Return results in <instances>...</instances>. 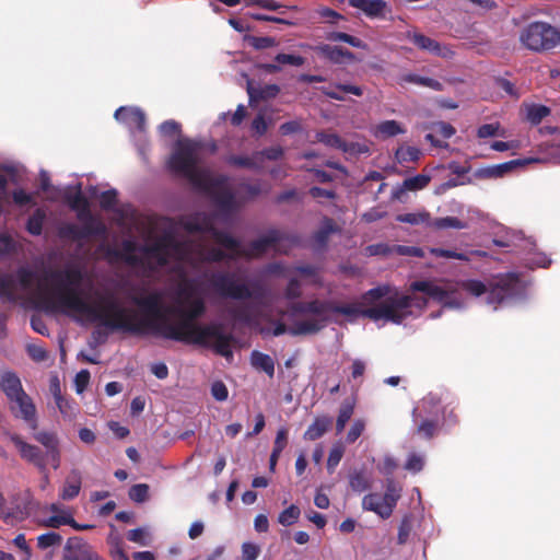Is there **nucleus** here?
I'll return each instance as SVG.
<instances>
[{
	"label": "nucleus",
	"instance_id": "obj_1",
	"mask_svg": "<svg viewBox=\"0 0 560 560\" xmlns=\"http://www.w3.org/2000/svg\"><path fill=\"white\" fill-rule=\"evenodd\" d=\"M43 280L37 285L36 296L47 312L84 315L90 322L112 331L137 336L150 332L175 340V323L171 319L175 315V306H165L159 292L131 299L141 308L140 316L137 311L124 307L112 295L102 296L97 305L86 302L77 290L83 281L79 267L49 271Z\"/></svg>",
	"mask_w": 560,
	"mask_h": 560
},
{
	"label": "nucleus",
	"instance_id": "obj_2",
	"mask_svg": "<svg viewBox=\"0 0 560 560\" xmlns=\"http://www.w3.org/2000/svg\"><path fill=\"white\" fill-rule=\"evenodd\" d=\"M361 301L362 304L371 307L360 308L355 304L339 305L318 299L291 302L288 307L290 316L314 315L315 317L295 322L289 328V334L306 336L319 332L328 322L326 314L329 312L351 317L363 316L374 322L383 319L399 325L411 315L412 305L420 308L427 305L425 299L419 300L397 290L392 291L389 285H378L368 290L362 294Z\"/></svg>",
	"mask_w": 560,
	"mask_h": 560
},
{
	"label": "nucleus",
	"instance_id": "obj_3",
	"mask_svg": "<svg viewBox=\"0 0 560 560\" xmlns=\"http://www.w3.org/2000/svg\"><path fill=\"white\" fill-rule=\"evenodd\" d=\"M180 226L189 233L210 234L213 241L225 249L208 246L201 240L183 242L177 237V261L180 259L182 254L188 249L194 265L235 260L240 257H260L270 247H275L282 241H288L292 245L300 243L298 234H287L277 229H271L264 236L252 241L247 248H244L240 240L228 232L217 229L213 218L207 213H196L187 220L177 217V229Z\"/></svg>",
	"mask_w": 560,
	"mask_h": 560
},
{
	"label": "nucleus",
	"instance_id": "obj_4",
	"mask_svg": "<svg viewBox=\"0 0 560 560\" xmlns=\"http://www.w3.org/2000/svg\"><path fill=\"white\" fill-rule=\"evenodd\" d=\"M177 341L212 347L214 352L226 359L233 358L231 334H224L219 324L209 325H179L177 322Z\"/></svg>",
	"mask_w": 560,
	"mask_h": 560
},
{
	"label": "nucleus",
	"instance_id": "obj_5",
	"mask_svg": "<svg viewBox=\"0 0 560 560\" xmlns=\"http://www.w3.org/2000/svg\"><path fill=\"white\" fill-rule=\"evenodd\" d=\"M463 289L474 296L487 293V303L497 306L504 301L521 296L524 284L518 275L509 272L495 277L488 284L480 280H467L463 283Z\"/></svg>",
	"mask_w": 560,
	"mask_h": 560
},
{
	"label": "nucleus",
	"instance_id": "obj_6",
	"mask_svg": "<svg viewBox=\"0 0 560 560\" xmlns=\"http://www.w3.org/2000/svg\"><path fill=\"white\" fill-rule=\"evenodd\" d=\"M205 277L213 292L223 299L259 302L267 294L265 287L259 281L248 284L237 280L235 273L230 271H213Z\"/></svg>",
	"mask_w": 560,
	"mask_h": 560
},
{
	"label": "nucleus",
	"instance_id": "obj_7",
	"mask_svg": "<svg viewBox=\"0 0 560 560\" xmlns=\"http://www.w3.org/2000/svg\"><path fill=\"white\" fill-rule=\"evenodd\" d=\"M175 250V232L172 228L165 236L140 247L141 255H120L130 266L142 267L155 271L167 264L172 252Z\"/></svg>",
	"mask_w": 560,
	"mask_h": 560
},
{
	"label": "nucleus",
	"instance_id": "obj_8",
	"mask_svg": "<svg viewBox=\"0 0 560 560\" xmlns=\"http://www.w3.org/2000/svg\"><path fill=\"white\" fill-rule=\"evenodd\" d=\"M187 259L194 267H199L201 264L194 265L191 261V255L186 249L180 259L177 261V322L179 325H197L195 320L202 316L206 312V304L202 298H188L185 302H182V284L180 281L184 278V271L180 266V261Z\"/></svg>",
	"mask_w": 560,
	"mask_h": 560
},
{
	"label": "nucleus",
	"instance_id": "obj_9",
	"mask_svg": "<svg viewBox=\"0 0 560 560\" xmlns=\"http://www.w3.org/2000/svg\"><path fill=\"white\" fill-rule=\"evenodd\" d=\"M520 40L529 50H549L559 43L560 33L548 23L533 22L521 32Z\"/></svg>",
	"mask_w": 560,
	"mask_h": 560
},
{
	"label": "nucleus",
	"instance_id": "obj_10",
	"mask_svg": "<svg viewBox=\"0 0 560 560\" xmlns=\"http://www.w3.org/2000/svg\"><path fill=\"white\" fill-rule=\"evenodd\" d=\"M180 149L182 141L177 138V174L184 173L197 191L209 196L214 189L224 186V177H213L208 170L199 168L192 163L184 164Z\"/></svg>",
	"mask_w": 560,
	"mask_h": 560
},
{
	"label": "nucleus",
	"instance_id": "obj_11",
	"mask_svg": "<svg viewBox=\"0 0 560 560\" xmlns=\"http://www.w3.org/2000/svg\"><path fill=\"white\" fill-rule=\"evenodd\" d=\"M83 225L66 223L59 228L58 234L63 240L79 242L91 236H102L106 232L105 225L96 219L80 220Z\"/></svg>",
	"mask_w": 560,
	"mask_h": 560
},
{
	"label": "nucleus",
	"instance_id": "obj_12",
	"mask_svg": "<svg viewBox=\"0 0 560 560\" xmlns=\"http://www.w3.org/2000/svg\"><path fill=\"white\" fill-rule=\"evenodd\" d=\"M61 560H104L94 548L81 537H70Z\"/></svg>",
	"mask_w": 560,
	"mask_h": 560
},
{
	"label": "nucleus",
	"instance_id": "obj_13",
	"mask_svg": "<svg viewBox=\"0 0 560 560\" xmlns=\"http://www.w3.org/2000/svg\"><path fill=\"white\" fill-rule=\"evenodd\" d=\"M9 438L18 448L21 457L26 462L33 464L39 469H44L46 465L49 464V459L39 447L24 442L18 434H9Z\"/></svg>",
	"mask_w": 560,
	"mask_h": 560
},
{
	"label": "nucleus",
	"instance_id": "obj_14",
	"mask_svg": "<svg viewBox=\"0 0 560 560\" xmlns=\"http://www.w3.org/2000/svg\"><path fill=\"white\" fill-rule=\"evenodd\" d=\"M114 117L116 120L128 127L132 132L145 131V115L140 108L121 106L116 109Z\"/></svg>",
	"mask_w": 560,
	"mask_h": 560
},
{
	"label": "nucleus",
	"instance_id": "obj_15",
	"mask_svg": "<svg viewBox=\"0 0 560 560\" xmlns=\"http://www.w3.org/2000/svg\"><path fill=\"white\" fill-rule=\"evenodd\" d=\"M406 37L419 49L431 52L432 55L450 58L454 52L446 46H442L435 39H432L421 33L408 32Z\"/></svg>",
	"mask_w": 560,
	"mask_h": 560
},
{
	"label": "nucleus",
	"instance_id": "obj_16",
	"mask_svg": "<svg viewBox=\"0 0 560 560\" xmlns=\"http://www.w3.org/2000/svg\"><path fill=\"white\" fill-rule=\"evenodd\" d=\"M8 405L12 415L18 419L33 420L35 417L36 407L25 390L9 399Z\"/></svg>",
	"mask_w": 560,
	"mask_h": 560
},
{
	"label": "nucleus",
	"instance_id": "obj_17",
	"mask_svg": "<svg viewBox=\"0 0 560 560\" xmlns=\"http://www.w3.org/2000/svg\"><path fill=\"white\" fill-rule=\"evenodd\" d=\"M35 440L40 443L46 452L44 453L46 457L49 459V464L54 469H58L60 467V450H59V440L54 432L40 431L35 433Z\"/></svg>",
	"mask_w": 560,
	"mask_h": 560
},
{
	"label": "nucleus",
	"instance_id": "obj_18",
	"mask_svg": "<svg viewBox=\"0 0 560 560\" xmlns=\"http://www.w3.org/2000/svg\"><path fill=\"white\" fill-rule=\"evenodd\" d=\"M209 196L212 198L219 213L223 217H230L238 209L235 195L229 188L222 186L221 188L214 189Z\"/></svg>",
	"mask_w": 560,
	"mask_h": 560
},
{
	"label": "nucleus",
	"instance_id": "obj_19",
	"mask_svg": "<svg viewBox=\"0 0 560 560\" xmlns=\"http://www.w3.org/2000/svg\"><path fill=\"white\" fill-rule=\"evenodd\" d=\"M160 138L168 148V156L166 159V168L170 173H175V120L170 119L159 126Z\"/></svg>",
	"mask_w": 560,
	"mask_h": 560
},
{
	"label": "nucleus",
	"instance_id": "obj_20",
	"mask_svg": "<svg viewBox=\"0 0 560 560\" xmlns=\"http://www.w3.org/2000/svg\"><path fill=\"white\" fill-rule=\"evenodd\" d=\"M520 165H523L521 160H512L501 164L480 167L475 171L474 176L478 179L500 178Z\"/></svg>",
	"mask_w": 560,
	"mask_h": 560
},
{
	"label": "nucleus",
	"instance_id": "obj_21",
	"mask_svg": "<svg viewBox=\"0 0 560 560\" xmlns=\"http://www.w3.org/2000/svg\"><path fill=\"white\" fill-rule=\"evenodd\" d=\"M340 231L341 229L336 224V222L331 218L324 217L320 221L319 229L316 232H314L312 236L315 249H325L327 247L329 236L334 233H340Z\"/></svg>",
	"mask_w": 560,
	"mask_h": 560
},
{
	"label": "nucleus",
	"instance_id": "obj_22",
	"mask_svg": "<svg viewBox=\"0 0 560 560\" xmlns=\"http://www.w3.org/2000/svg\"><path fill=\"white\" fill-rule=\"evenodd\" d=\"M315 138L316 141L323 143L324 145L340 150L343 153L360 152V150L357 149L358 145L355 143L345 141L339 135L335 132H327L322 130L316 132Z\"/></svg>",
	"mask_w": 560,
	"mask_h": 560
},
{
	"label": "nucleus",
	"instance_id": "obj_23",
	"mask_svg": "<svg viewBox=\"0 0 560 560\" xmlns=\"http://www.w3.org/2000/svg\"><path fill=\"white\" fill-rule=\"evenodd\" d=\"M314 50L322 57L328 59L332 63H341L343 60L353 61L354 54L340 46H331L328 44L317 45Z\"/></svg>",
	"mask_w": 560,
	"mask_h": 560
},
{
	"label": "nucleus",
	"instance_id": "obj_24",
	"mask_svg": "<svg viewBox=\"0 0 560 560\" xmlns=\"http://www.w3.org/2000/svg\"><path fill=\"white\" fill-rule=\"evenodd\" d=\"M0 390L4 394L7 401L24 390L21 378L13 371L0 373Z\"/></svg>",
	"mask_w": 560,
	"mask_h": 560
},
{
	"label": "nucleus",
	"instance_id": "obj_25",
	"mask_svg": "<svg viewBox=\"0 0 560 560\" xmlns=\"http://www.w3.org/2000/svg\"><path fill=\"white\" fill-rule=\"evenodd\" d=\"M65 200L70 209L77 211L79 220L95 219L90 211V203L86 197L81 192L80 188L74 194L67 192L65 195Z\"/></svg>",
	"mask_w": 560,
	"mask_h": 560
},
{
	"label": "nucleus",
	"instance_id": "obj_26",
	"mask_svg": "<svg viewBox=\"0 0 560 560\" xmlns=\"http://www.w3.org/2000/svg\"><path fill=\"white\" fill-rule=\"evenodd\" d=\"M349 4L372 19L386 15L387 3L384 0H349Z\"/></svg>",
	"mask_w": 560,
	"mask_h": 560
},
{
	"label": "nucleus",
	"instance_id": "obj_27",
	"mask_svg": "<svg viewBox=\"0 0 560 560\" xmlns=\"http://www.w3.org/2000/svg\"><path fill=\"white\" fill-rule=\"evenodd\" d=\"M364 510L372 511L382 518H388L392 515L390 505L387 504L380 493H369L362 500Z\"/></svg>",
	"mask_w": 560,
	"mask_h": 560
},
{
	"label": "nucleus",
	"instance_id": "obj_28",
	"mask_svg": "<svg viewBox=\"0 0 560 560\" xmlns=\"http://www.w3.org/2000/svg\"><path fill=\"white\" fill-rule=\"evenodd\" d=\"M410 289L412 291L425 293L428 296L440 303L446 302L448 299V292L431 281H415L411 283Z\"/></svg>",
	"mask_w": 560,
	"mask_h": 560
},
{
	"label": "nucleus",
	"instance_id": "obj_29",
	"mask_svg": "<svg viewBox=\"0 0 560 560\" xmlns=\"http://www.w3.org/2000/svg\"><path fill=\"white\" fill-rule=\"evenodd\" d=\"M229 313L233 319L246 325L256 323L259 315L254 303L240 305L230 310Z\"/></svg>",
	"mask_w": 560,
	"mask_h": 560
},
{
	"label": "nucleus",
	"instance_id": "obj_30",
	"mask_svg": "<svg viewBox=\"0 0 560 560\" xmlns=\"http://www.w3.org/2000/svg\"><path fill=\"white\" fill-rule=\"evenodd\" d=\"M247 93L250 102L267 101L275 98L280 93V88L277 84H267L265 86L254 88L248 82Z\"/></svg>",
	"mask_w": 560,
	"mask_h": 560
},
{
	"label": "nucleus",
	"instance_id": "obj_31",
	"mask_svg": "<svg viewBox=\"0 0 560 560\" xmlns=\"http://www.w3.org/2000/svg\"><path fill=\"white\" fill-rule=\"evenodd\" d=\"M81 489V476L78 471H72L66 479L61 492L60 498L62 500H72L74 499Z\"/></svg>",
	"mask_w": 560,
	"mask_h": 560
},
{
	"label": "nucleus",
	"instance_id": "obj_32",
	"mask_svg": "<svg viewBox=\"0 0 560 560\" xmlns=\"http://www.w3.org/2000/svg\"><path fill=\"white\" fill-rule=\"evenodd\" d=\"M250 363L255 369L264 371L268 376H273L275 362L270 355L254 350L250 354Z\"/></svg>",
	"mask_w": 560,
	"mask_h": 560
},
{
	"label": "nucleus",
	"instance_id": "obj_33",
	"mask_svg": "<svg viewBox=\"0 0 560 560\" xmlns=\"http://www.w3.org/2000/svg\"><path fill=\"white\" fill-rule=\"evenodd\" d=\"M30 514L28 508L24 506H15L14 509L8 510L4 509V504L0 508V517L10 525H14L27 518Z\"/></svg>",
	"mask_w": 560,
	"mask_h": 560
},
{
	"label": "nucleus",
	"instance_id": "obj_34",
	"mask_svg": "<svg viewBox=\"0 0 560 560\" xmlns=\"http://www.w3.org/2000/svg\"><path fill=\"white\" fill-rule=\"evenodd\" d=\"M400 81L405 82V83H412V84L425 86L433 91H442L443 90V84L440 81L432 79V78H428V77H421L416 73L404 74L400 78Z\"/></svg>",
	"mask_w": 560,
	"mask_h": 560
},
{
	"label": "nucleus",
	"instance_id": "obj_35",
	"mask_svg": "<svg viewBox=\"0 0 560 560\" xmlns=\"http://www.w3.org/2000/svg\"><path fill=\"white\" fill-rule=\"evenodd\" d=\"M550 113L551 109L542 104H530L526 106V119L533 126L539 125Z\"/></svg>",
	"mask_w": 560,
	"mask_h": 560
},
{
	"label": "nucleus",
	"instance_id": "obj_36",
	"mask_svg": "<svg viewBox=\"0 0 560 560\" xmlns=\"http://www.w3.org/2000/svg\"><path fill=\"white\" fill-rule=\"evenodd\" d=\"M106 542L108 545L109 556L113 560L125 553L122 537L115 529L114 525H112V530L107 536Z\"/></svg>",
	"mask_w": 560,
	"mask_h": 560
},
{
	"label": "nucleus",
	"instance_id": "obj_37",
	"mask_svg": "<svg viewBox=\"0 0 560 560\" xmlns=\"http://www.w3.org/2000/svg\"><path fill=\"white\" fill-rule=\"evenodd\" d=\"M396 221L401 223H408L411 225L425 224L431 228V215L427 211L416 212V213H402L396 217Z\"/></svg>",
	"mask_w": 560,
	"mask_h": 560
},
{
	"label": "nucleus",
	"instance_id": "obj_38",
	"mask_svg": "<svg viewBox=\"0 0 560 560\" xmlns=\"http://www.w3.org/2000/svg\"><path fill=\"white\" fill-rule=\"evenodd\" d=\"M226 162L230 165L248 170H259L261 166L260 163H258L257 156H254V153L252 154V156L230 155L226 159Z\"/></svg>",
	"mask_w": 560,
	"mask_h": 560
},
{
	"label": "nucleus",
	"instance_id": "obj_39",
	"mask_svg": "<svg viewBox=\"0 0 560 560\" xmlns=\"http://www.w3.org/2000/svg\"><path fill=\"white\" fill-rule=\"evenodd\" d=\"M467 224L456 217L436 218L431 221V228L435 230L465 229Z\"/></svg>",
	"mask_w": 560,
	"mask_h": 560
},
{
	"label": "nucleus",
	"instance_id": "obj_40",
	"mask_svg": "<svg viewBox=\"0 0 560 560\" xmlns=\"http://www.w3.org/2000/svg\"><path fill=\"white\" fill-rule=\"evenodd\" d=\"M45 221V213L43 210L37 209L28 219L26 222V231L34 235L38 236L43 232Z\"/></svg>",
	"mask_w": 560,
	"mask_h": 560
},
{
	"label": "nucleus",
	"instance_id": "obj_41",
	"mask_svg": "<svg viewBox=\"0 0 560 560\" xmlns=\"http://www.w3.org/2000/svg\"><path fill=\"white\" fill-rule=\"evenodd\" d=\"M431 182V176L425 174H418L412 177H408L402 183V188L410 191H416L425 188Z\"/></svg>",
	"mask_w": 560,
	"mask_h": 560
},
{
	"label": "nucleus",
	"instance_id": "obj_42",
	"mask_svg": "<svg viewBox=\"0 0 560 560\" xmlns=\"http://www.w3.org/2000/svg\"><path fill=\"white\" fill-rule=\"evenodd\" d=\"M404 132L405 129L396 120H385L377 126V133L384 138L395 137Z\"/></svg>",
	"mask_w": 560,
	"mask_h": 560
},
{
	"label": "nucleus",
	"instance_id": "obj_43",
	"mask_svg": "<svg viewBox=\"0 0 560 560\" xmlns=\"http://www.w3.org/2000/svg\"><path fill=\"white\" fill-rule=\"evenodd\" d=\"M127 539L143 547L150 546L152 541L149 530L142 527L128 530Z\"/></svg>",
	"mask_w": 560,
	"mask_h": 560
},
{
	"label": "nucleus",
	"instance_id": "obj_44",
	"mask_svg": "<svg viewBox=\"0 0 560 560\" xmlns=\"http://www.w3.org/2000/svg\"><path fill=\"white\" fill-rule=\"evenodd\" d=\"M330 42H343L355 48H365V44L358 37L343 32H331L327 35Z\"/></svg>",
	"mask_w": 560,
	"mask_h": 560
},
{
	"label": "nucleus",
	"instance_id": "obj_45",
	"mask_svg": "<svg viewBox=\"0 0 560 560\" xmlns=\"http://www.w3.org/2000/svg\"><path fill=\"white\" fill-rule=\"evenodd\" d=\"M300 515V508L295 504H291L279 514L278 522L283 526H291L298 522Z\"/></svg>",
	"mask_w": 560,
	"mask_h": 560
},
{
	"label": "nucleus",
	"instance_id": "obj_46",
	"mask_svg": "<svg viewBox=\"0 0 560 560\" xmlns=\"http://www.w3.org/2000/svg\"><path fill=\"white\" fill-rule=\"evenodd\" d=\"M343 454L345 445L341 442H337L336 444L332 445L327 459V470L330 474L335 471Z\"/></svg>",
	"mask_w": 560,
	"mask_h": 560
},
{
	"label": "nucleus",
	"instance_id": "obj_47",
	"mask_svg": "<svg viewBox=\"0 0 560 560\" xmlns=\"http://www.w3.org/2000/svg\"><path fill=\"white\" fill-rule=\"evenodd\" d=\"M62 542V536L56 532H48L37 537V547L39 549H47L55 546H60Z\"/></svg>",
	"mask_w": 560,
	"mask_h": 560
},
{
	"label": "nucleus",
	"instance_id": "obj_48",
	"mask_svg": "<svg viewBox=\"0 0 560 560\" xmlns=\"http://www.w3.org/2000/svg\"><path fill=\"white\" fill-rule=\"evenodd\" d=\"M384 501L390 505L392 512L397 504V501L400 498V489L397 488L395 481L393 479H387L386 481V490L384 495H382Z\"/></svg>",
	"mask_w": 560,
	"mask_h": 560
},
{
	"label": "nucleus",
	"instance_id": "obj_49",
	"mask_svg": "<svg viewBox=\"0 0 560 560\" xmlns=\"http://www.w3.org/2000/svg\"><path fill=\"white\" fill-rule=\"evenodd\" d=\"M245 40L248 43L250 47L256 50L267 49L277 45V42L273 37L270 36H246Z\"/></svg>",
	"mask_w": 560,
	"mask_h": 560
},
{
	"label": "nucleus",
	"instance_id": "obj_50",
	"mask_svg": "<svg viewBox=\"0 0 560 560\" xmlns=\"http://www.w3.org/2000/svg\"><path fill=\"white\" fill-rule=\"evenodd\" d=\"M421 155L419 149L415 147H400L397 149L395 156L399 163L404 162H417Z\"/></svg>",
	"mask_w": 560,
	"mask_h": 560
},
{
	"label": "nucleus",
	"instance_id": "obj_51",
	"mask_svg": "<svg viewBox=\"0 0 560 560\" xmlns=\"http://www.w3.org/2000/svg\"><path fill=\"white\" fill-rule=\"evenodd\" d=\"M413 525H412V518L409 515H405L402 520L400 521L399 527H398V535H397V542L399 545H405L412 532Z\"/></svg>",
	"mask_w": 560,
	"mask_h": 560
},
{
	"label": "nucleus",
	"instance_id": "obj_52",
	"mask_svg": "<svg viewBox=\"0 0 560 560\" xmlns=\"http://www.w3.org/2000/svg\"><path fill=\"white\" fill-rule=\"evenodd\" d=\"M118 203V192L116 189H108L101 194L100 206L105 211L114 210Z\"/></svg>",
	"mask_w": 560,
	"mask_h": 560
},
{
	"label": "nucleus",
	"instance_id": "obj_53",
	"mask_svg": "<svg viewBox=\"0 0 560 560\" xmlns=\"http://www.w3.org/2000/svg\"><path fill=\"white\" fill-rule=\"evenodd\" d=\"M284 155V150L280 145L265 148L260 151L254 152V156H257L258 161L267 159L269 161L280 160Z\"/></svg>",
	"mask_w": 560,
	"mask_h": 560
},
{
	"label": "nucleus",
	"instance_id": "obj_54",
	"mask_svg": "<svg viewBox=\"0 0 560 560\" xmlns=\"http://www.w3.org/2000/svg\"><path fill=\"white\" fill-rule=\"evenodd\" d=\"M73 522L70 513L61 512L60 514L52 515L44 521L43 525L51 528H59L61 525H68Z\"/></svg>",
	"mask_w": 560,
	"mask_h": 560
},
{
	"label": "nucleus",
	"instance_id": "obj_55",
	"mask_svg": "<svg viewBox=\"0 0 560 560\" xmlns=\"http://www.w3.org/2000/svg\"><path fill=\"white\" fill-rule=\"evenodd\" d=\"M357 398L354 395L347 397L340 405L339 415L337 420H350L353 415V410L355 407Z\"/></svg>",
	"mask_w": 560,
	"mask_h": 560
},
{
	"label": "nucleus",
	"instance_id": "obj_56",
	"mask_svg": "<svg viewBox=\"0 0 560 560\" xmlns=\"http://www.w3.org/2000/svg\"><path fill=\"white\" fill-rule=\"evenodd\" d=\"M128 494L133 502L142 503L147 501L149 497V486L145 483L133 485L129 489Z\"/></svg>",
	"mask_w": 560,
	"mask_h": 560
},
{
	"label": "nucleus",
	"instance_id": "obj_57",
	"mask_svg": "<svg viewBox=\"0 0 560 560\" xmlns=\"http://www.w3.org/2000/svg\"><path fill=\"white\" fill-rule=\"evenodd\" d=\"M350 487L353 491L363 492L370 488V482L363 472H355L350 477Z\"/></svg>",
	"mask_w": 560,
	"mask_h": 560
},
{
	"label": "nucleus",
	"instance_id": "obj_58",
	"mask_svg": "<svg viewBox=\"0 0 560 560\" xmlns=\"http://www.w3.org/2000/svg\"><path fill=\"white\" fill-rule=\"evenodd\" d=\"M326 424L327 422H313L304 433L305 439L311 441L319 439L327 430Z\"/></svg>",
	"mask_w": 560,
	"mask_h": 560
},
{
	"label": "nucleus",
	"instance_id": "obj_59",
	"mask_svg": "<svg viewBox=\"0 0 560 560\" xmlns=\"http://www.w3.org/2000/svg\"><path fill=\"white\" fill-rule=\"evenodd\" d=\"M275 60L281 65H291V66H295V67H301L305 62V59L302 56L283 54V52L278 54L276 56Z\"/></svg>",
	"mask_w": 560,
	"mask_h": 560
},
{
	"label": "nucleus",
	"instance_id": "obj_60",
	"mask_svg": "<svg viewBox=\"0 0 560 560\" xmlns=\"http://www.w3.org/2000/svg\"><path fill=\"white\" fill-rule=\"evenodd\" d=\"M366 252L371 256H388L394 254V245L385 243L372 244L366 247Z\"/></svg>",
	"mask_w": 560,
	"mask_h": 560
},
{
	"label": "nucleus",
	"instance_id": "obj_61",
	"mask_svg": "<svg viewBox=\"0 0 560 560\" xmlns=\"http://www.w3.org/2000/svg\"><path fill=\"white\" fill-rule=\"evenodd\" d=\"M260 547L254 542H244L242 545L241 560H257L260 555Z\"/></svg>",
	"mask_w": 560,
	"mask_h": 560
},
{
	"label": "nucleus",
	"instance_id": "obj_62",
	"mask_svg": "<svg viewBox=\"0 0 560 560\" xmlns=\"http://www.w3.org/2000/svg\"><path fill=\"white\" fill-rule=\"evenodd\" d=\"M301 295H302V290H301L300 281L295 278L290 279V281L288 282V285L284 290V298L287 300H295V299L301 298Z\"/></svg>",
	"mask_w": 560,
	"mask_h": 560
},
{
	"label": "nucleus",
	"instance_id": "obj_63",
	"mask_svg": "<svg viewBox=\"0 0 560 560\" xmlns=\"http://www.w3.org/2000/svg\"><path fill=\"white\" fill-rule=\"evenodd\" d=\"M499 130H500V124L499 122L485 124V125H481L477 129V137L480 138V139L495 137V136L499 135Z\"/></svg>",
	"mask_w": 560,
	"mask_h": 560
},
{
	"label": "nucleus",
	"instance_id": "obj_64",
	"mask_svg": "<svg viewBox=\"0 0 560 560\" xmlns=\"http://www.w3.org/2000/svg\"><path fill=\"white\" fill-rule=\"evenodd\" d=\"M423 464L424 463L422 456L412 453L408 456V459L405 464V469L413 474H417L422 470Z\"/></svg>",
	"mask_w": 560,
	"mask_h": 560
}]
</instances>
